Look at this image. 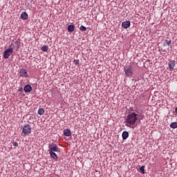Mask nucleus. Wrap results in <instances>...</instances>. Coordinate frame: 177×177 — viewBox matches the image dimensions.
Wrapping results in <instances>:
<instances>
[{
  "mask_svg": "<svg viewBox=\"0 0 177 177\" xmlns=\"http://www.w3.org/2000/svg\"><path fill=\"white\" fill-rule=\"evenodd\" d=\"M19 77H24L25 78H27L28 77V73H27V71L26 69L22 68L19 71Z\"/></svg>",
  "mask_w": 177,
  "mask_h": 177,
  "instance_id": "423d86ee",
  "label": "nucleus"
},
{
  "mask_svg": "<svg viewBox=\"0 0 177 177\" xmlns=\"http://www.w3.org/2000/svg\"><path fill=\"white\" fill-rule=\"evenodd\" d=\"M126 77H132L133 75V66L129 65L124 68Z\"/></svg>",
  "mask_w": 177,
  "mask_h": 177,
  "instance_id": "f03ea898",
  "label": "nucleus"
},
{
  "mask_svg": "<svg viewBox=\"0 0 177 177\" xmlns=\"http://www.w3.org/2000/svg\"><path fill=\"white\" fill-rule=\"evenodd\" d=\"M49 153H50V157H52V158L55 161H57V158H58L57 155L53 151H50Z\"/></svg>",
  "mask_w": 177,
  "mask_h": 177,
  "instance_id": "1a4fd4ad",
  "label": "nucleus"
},
{
  "mask_svg": "<svg viewBox=\"0 0 177 177\" xmlns=\"http://www.w3.org/2000/svg\"><path fill=\"white\" fill-rule=\"evenodd\" d=\"M122 28H129L131 27V21H126L122 23Z\"/></svg>",
  "mask_w": 177,
  "mask_h": 177,
  "instance_id": "0eeeda50",
  "label": "nucleus"
},
{
  "mask_svg": "<svg viewBox=\"0 0 177 177\" xmlns=\"http://www.w3.org/2000/svg\"><path fill=\"white\" fill-rule=\"evenodd\" d=\"M48 151L49 153H50V151H55L57 153H60V149L56 146V144L55 143H51L49 144L48 145Z\"/></svg>",
  "mask_w": 177,
  "mask_h": 177,
  "instance_id": "7ed1b4c3",
  "label": "nucleus"
},
{
  "mask_svg": "<svg viewBox=\"0 0 177 177\" xmlns=\"http://www.w3.org/2000/svg\"><path fill=\"white\" fill-rule=\"evenodd\" d=\"M170 128H172L173 129H176V128H177V122H171L170 124Z\"/></svg>",
  "mask_w": 177,
  "mask_h": 177,
  "instance_id": "dca6fc26",
  "label": "nucleus"
},
{
  "mask_svg": "<svg viewBox=\"0 0 177 177\" xmlns=\"http://www.w3.org/2000/svg\"><path fill=\"white\" fill-rule=\"evenodd\" d=\"M80 31H86V27L84 26H81L80 27Z\"/></svg>",
  "mask_w": 177,
  "mask_h": 177,
  "instance_id": "6ab92c4d",
  "label": "nucleus"
},
{
  "mask_svg": "<svg viewBox=\"0 0 177 177\" xmlns=\"http://www.w3.org/2000/svg\"><path fill=\"white\" fill-rule=\"evenodd\" d=\"M74 30H75V26H74V25H69L68 26V32H73V31H74Z\"/></svg>",
  "mask_w": 177,
  "mask_h": 177,
  "instance_id": "2eb2a0df",
  "label": "nucleus"
},
{
  "mask_svg": "<svg viewBox=\"0 0 177 177\" xmlns=\"http://www.w3.org/2000/svg\"><path fill=\"white\" fill-rule=\"evenodd\" d=\"M140 171L141 174H145V166L140 167Z\"/></svg>",
  "mask_w": 177,
  "mask_h": 177,
  "instance_id": "aec40b11",
  "label": "nucleus"
},
{
  "mask_svg": "<svg viewBox=\"0 0 177 177\" xmlns=\"http://www.w3.org/2000/svg\"><path fill=\"white\" fill-rule=\"evenodd\" d=\"M171 43H172V41H171V39H166L163 43V46H171Z\"/></svg>",
  "mask_w": 177,
  "mask_h": 177,
  "instance_id": "4468645a",
  "label": "nucleus"
},
{
  "mask_svg": "<svg viewBox=\"0 0 177 177\" xmlns=\"http://www.w3.org/2000/svg\"><path fill=\"white\" fill-rule=\"evenodd\" d=\"M13 146H15V147H17L19 146V143H17V142H14Z\"/></svg>",
  "mask_w": 177,
  "mask_h": 177,
  "instance_id": "4be33fe9",
  "label": "nucleus"
},
{
  "mask_svg": "<svg viewBox=\"0 0 177 177\" xmlns=\"http://www.w3.org/2000/svg\"><path fill=\"white\" fill-rule=\"evenodd\" d=\"M21 19H22V20H27V19H28V14L26 12H22L21 15Z\"/></svg>",
  "mask_w": 177,
  "mask_h": 177,
  "instance_id": "9b49d317",
  "label": "nucleus"
},
{
  "mask_svg": "<svg viewBox=\"0 0 177 177\" xmlns=\"http://www.w3.org/2000/svg\"><path fill=\"white\" fill-rule=\"evenodd\" d=\"M42 52H48V46H44L41 47Z\"/></svg>",
  "mask_w": 177,
  "mask_h": 177,
  "instance_id": "a211bd4d",
  "label": "nucleus"
},
{
  "mask_svg": "<svg viewBox=\"0 0 177 177\" xmlns=\"http://www.w3.org/2000/svg\"><path fill=\"white\" fill-rule=\"evenodd\" d=\"M139 115L135 112H132L127 115L126 122V127L129 128H135L138 124L136 120H138Z\"/></svg>",
  "mask_w": 177,
  "mask_h": 177,
  "instance_id": "f257e3e1",
  "label": "nucleus"
},
{
  "mask_svg": "<svg viewBox=\"0 0 177 177\" xmlns=\"http://www.w3.org/2000/svg\"><path fill=\"white\" fill-rule=\"evenodd\" d=\"M129 136V133H128V131H124L122 134L123 140H127V139H128Z\"/></svg>",
  "mask_w": 177,
  "mask_h": 177,
  "instance_id": "6e6552de",
  "label": "nucleus"
},
{
  "mask_svg": "<svg viewBox=\"0 0 177 177\" xmlns=\"http://www.w3.org/2000/svg\"><path fill=\"white\" fill-rule=\"evenodd\" d=\"M45 113V110H44V109H39L38 110V114H39V115H44Z\"/></svg>",
  "mask_w": 177,
  "mask_h": 177,
  "instance_id": "f3484780",
  "label": "nucleus"
},
{
  "mask_svg": "<svg viewBox=\"0 0 177 177\" xmlns=\"http://www.w3.org/2000/svg\"><path fill=\"white\" fill-rule=\"evenodd\" d=\"M23 133L25 136H27L29 133H31V127L30 125H25L23 128Z\"/></svg>",
  "mask_w": 177,
  "mask_h": 177,
  "instance_id": "39448f33",
  "label": "nucleus"
},
{
  "mask_svg": "<svg viewBox=\"0 0 177 177\" xmlns=\"http://www.w3.org/2000/svg\"><path fill=\"white\" fill-rule=\"evenodd\" d=\"M64 135L65 136H71V131L68 129L64 130Z\"/></svg>",
  "mask_w": 177,
  "mask_h": 177,
  "instance_id": "ddd939ff",
  "label": "nucleus"
},
{
  "mask_svg": "<svg viewBox=\"0 0 177 177\" xmlns=\"http://www.w3.org/2000/svg\"><path fill=\"white\" fill-rule=\"evenodd\" d=\"M174 67H175V61L171 60L169 62V68L170 70H174Z\"/></svg>",
  "mask_w": 177,
  "mask_h": 177,
  "instance_id": "f8f14e48",
  "label": "nucleus"
},
{
  "mask_svg": "<svg viewBox=\"0 0 177 177\" xmlns=\"http://www.w3.org/2000/svg\"><path fill=\"white\" fill-rule=\"evenodd\" d=\"M24 91H25V92H31V91H32V87H31L30 84H28L25 86Z\"/></svg>",
  "mask_w": 177,
  "mask_h": 177,
  "instance_id": "9d476101",
  "label": "nucleus"
},
{
  "mask_svg": "<svg viewBox=\"0 0 177 177\" xmlns=\"http://www.w3.org/2000/svg\"><path fill=\"white\" fill-rule=\"evenodd\" d=\"M74 64H80V59H75L74 60Z\"/></svg>",
  "mask_w": 177,
  "mask_h": 177,
  "instance_id": "412c9836",
  "label": "nucleus"
},
{
  "mask_svg": "<svg viewBox=\"0 0 177 177\" xmlns=\"http://www.w3.org/2000/svg\"><path fill=\"white\" fill-rule=\"evenodd\" d=\"M13 53V48L10 47L8 49H6L3 53V58L4 59H8L9 56Z\"/></svg>",
  "mask_w": 177,
  "mask_h": 177,
  "instance_id": "20e7f679",
  "label": "nucleus"
}]
</instances>
